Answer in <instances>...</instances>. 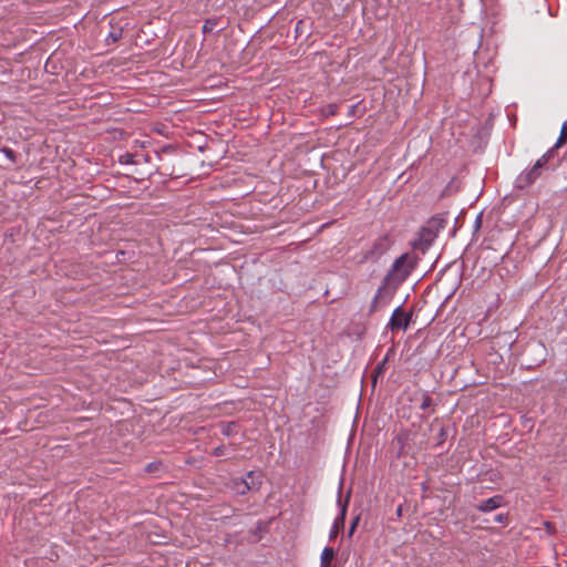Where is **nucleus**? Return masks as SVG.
Here are the masks:
<instances>
[{
  "label": "nucleus",
  "instance_id": "obj_1",
  "mask_svg": "<svg viewBox=\"0 0 567 567\" xmlns=\"http://www.w3.org/2000/svg\"><path fill=\"white\" fill-rule=\"evenodd\" d=\"M441 228L443 225L440 220L431 219L419 230L417 237L412 241V247L421 254H425L436 239Z\"/></svg>",
  "mask_w": 567,
  "mask_h": 567
},
{
  "label": "nucleus",
  "instance_id": "obj_2",
  "mask_svg": "<svg viewBox=\"0 0 567 567\" xmlns=\"http://www.w3.org/2000/svg\"><path fill=\"white\" fill-rule=\"evenodd\" d=\"M261 485V475L255 471H249L245 477L235 478L231 489L238 495H245L249 491H257Z\"/></svg>",
  "mask_w": 567,
  "mask_h": 567
},
{
  "label": "nucleus",
  "instance_id": "obj_3",
  "mask_svg": "<svg viewBox=\"0 0 567 567\" xmlns=\"http://www.w3.org/2000/svg\"><path fill=\"white\" fill-rule=\"evenodd\" d=\"M414 266L415 262L412 258L408 254H403L394 260L389 275L394 276L400 280H404L410 276Z\"/></svg>",
  "mask_w": 567,
  "mask_h": 567
},
{
  "label": "nucleus",
  "instance_id": "obj_4",
  "mask_svg": "<svg viewBox=\"0 0 567 567\" xmlns=\"http://www.w3.org/2000/svg\"><path fill=\"white\" fill-rule=\"evenodd\" d=\"M542 175L539 169V163H535L533 167L522 172L515 179V187L518 189H525L534 184Z\"/></svg>",
  "mask_w": 567,
  "mask_h": 567
},
{
  "label": "nucleus",
  "instance_id": "obj_5",
  "mask_svg": "<svg viewBox=\"0 0 567 567\" xmlns=\"http://www.w3.org/2000/svg\"><path fill=\"white\" fill-rule=\"evenodd\" d=\"M390 248V241L386 236H381L372 244L369 250L364 254L367 260H378L383 256Z\"/></svg>",
  "mask_w": 567,
  "mask_h": 567
},
{
  "label": "nucleus",
  "instance_id": "obj_6",
  "mask_svg": "<svg viewBox=\"0 0 567 567\" xmlns=\"http://www.w3.org/2000/svg\"><path fill=\"white\" fill-rule=\"evenodd\" d=\"M340 493H341V488L339 489V494ZM337 504H338V506L340 508V513L334 518L333 524L331 526V529H330V533H329V538L330 539H333L334 537H337L339 532L341 529H343V527H344V519H346L348 503H347V501H342L341 497L339 496V498L337 501Z\"/></svg>",
  "mask_w": 567,
  "mask_h": 567
},
{
  "label": "nucleus",
  "instance_id": "obj_7",
  "mask_svg": "<svg viewBox=\"0 0 567 567\" xmlns=\"http://www.w3.org/2000/svg\"><path fill=\"white\" fill-rule=\"evenodd\" d=\"M410 317L402 311V307L398 306L389 321V326L391 329H403L405 330L409 327Z\"/></svg>",
  "mask_w": 567,
  "mask_h": 567
},
{
  "label": "nucleus",
  "instance_id": "obj_8",
  "mask_svg": "<svg viewBox=\"0 0 567 567\" xmlns=\"http://www.w3.org/2000/svg\"><path fill=\"white\" fill-rule=\"evenodd\" d=\"M504 505V497L502 495H495L485 501H482L476 508L483 513L493 512Z\"/></svg>",
  "mask_w": 567,
  "mask_h": 567
},
{
  "label": "nucleus",
  "instance_id": "obj_9",
  "mask_svg": "<svg viewBox=\"0 0 567 567\" xmlns=\"http://www.w3.org/2000/svg\"><path fill=\"white\" fill-rule=\"evenodd\" d=\"M389 301V297L385 293L384 287H380L371 302V312L378 311L381 307H384Z\"/></svg>",
  "mask_w": 567,
  "mask_h": 567
},
{
  "label": "nucleus",
  "instance_id": "obj_10",
  "mask_svg": "<svg viewBox=\"0 0 567 567\" xmlns=\"http://www.w3.org/2000/svg\"><path fill=\"white\" fill-rule=\"evenodd\" d=\"M123 37V29L121 27H112L111 31L105 38L107 44L117 42Z\"/></svg>",
  "mask_w": 567,
  "mask_h": 567
},
{
  "label": "nucleus",
  "instance_id": "obj_11",
  "mask_svg": "<svg viewBox=\"0 0 567 567\" xmlns=\"http://www.w3.org/2000/svg\"><path fill=\"white\" fill-rule=\"evenodd\" d=\"M334 556V550L331 547H324L321 553L320 567H330V560Z\"/></svg>",
  "mask_w": 567,
  "mask_h": 567
},
{
  "label": "nucleus",
  "instance_id": "obj_12",
  "mask_svg": "<svg viewBox=\"0 0 567 567\" xmlns=\"http://www.w3.org/2000/svg\"><path fill=\"white\" fill-rule=\"evenodd\" d=\"M558 147H555V145L548 150L540 158L536 161V163H539V169L543 172L544 166L547 164L549 158L555 154L556 150Z\"/></svg>",
  "mask_w": 567,
  "mask_h": 567
},
{
  "label": "nucleus",
  "instance_id": "obj_13",
  "mask_svg": "<svg viewBox=\"0 0 567 567\" xmlns=\"http://www.w3.org/2000/svg\"><path fill=\"white\" fill-rule=\"evenodd\" d=\"M558 147H555V145L548 150L540 158L536 161V163H539V169L543 172L544 166L547 164L549 158L555 154L556 150Z\"/></svg>",
  "mask_w": 567,
  "mask_h": 567
},
{
  "label": "nucleus",
  "instance_id": "obj_14",
  "mask_svg": "<svg viewBox=\"0 0 567 567\" xmlns=\"http://www.w3.org/2000/svg\"><path fill=\"white\" fill-rule=\"evenodd\" d=\"M567 140V120L563 123L560 135L555 144V147H559Z\"/></svg>",
  "mask_w": 567,
  "mask_h": 567
},
{
  "label": "nucleus",
  "instance_id": "obj_15",
  "mask_svg": "<svg viewBox=\"0 0 567 567\" xmlns=\"http://www.w3.org/2000/svg\"><path fill=\"white\" fill-rule=\"evenodd\" d=\"M236 424L234 422H229L221 425V433L226 436L231 435L236 430Z\"/></svg>",
  "mask_w": 567,
  "mask_h": 567
},
{
  "label": "nucleus",
  "instance_id": "obj_16",
  "mask_svg": "<svg viewBox=\"0 0 567 567\" xmlns=\"http://www.w3.org/2000/svg\"><path fill=\"white\" fill-rule=\"evenodd\" d=\"M432 405H433L432 398L430 395H427V394H423L422 402L420 404V409L425 411L429 408H431Z\"/></svg>",
  "mask_w": 567,
  "mask_h": 567
},
{
  "label": "nucleus",
  "instance_id": "obj_17",
  "mask_svg": "<svg viewBox=\"0 0 567 567\" xmlns=\"http://www.w3.org/2000/svg\"><path fill=\"white\" fill-rule=\"evenodd\" d=\"M2 153L4 154V156L10 159L11 162H14L16 161V152L9 147H3L2 148Z\"/></svg>",
  "mask_w": 567,
  "mask_h": 567
},
{
  "label": "nucleus",
  "instance_id": "obj_18",
  "mask_svg": "<svg viewBox=\"0 0 567 567\" xmlns=\"http://www.w3.org/2000/svg\"><path fill=\"white\" fill-rule=\"evenodd\" d=\"M158 466H159V463L152 462V463L147 464L146 471L147 472H153V471L157 470Z\"/></svg>",
  "mask_w": 567,
  "mask_h": 567
},
{
  "label": "nucleus",
  "instance_id": "obj_19",
  "mask_svg": "<svg viewBox=\"0 0 567 567\" xmlns=\"http://www.w3.org/2000/svg\"><path fill=\"white\" fill-rule=\"evenodd\" d=\"M507 520V516L504 515V514H497L495 516V522L499 523V524H503Z\"/></svg>",
  "mask_w": 567,
  "mask_h": 567
},
{
  "label": "nucleus",
  "instance_id": "obj_20",
  "mask_svg": "<svg viewBox=\"0 0 567 567\" xmlns=\"http://www.w3.org/2000/svg\"><path fill=\"white\" fill-rule=\"evenodd\" d=\"M214 28V24L208 20L205 22V24L203 25V31L204 32H208V31H212Z\"/></svg>",
  "mask_w": 567,
  "mask_h": 567
},
{
  "label": "nucleus",
  "instance_id": "obj_21",
  "mask_svg": "<svg viewBox=\"0 0 567 567\" xmlns=\"http://www.w3.org/2000/svg\"><path fill=\"white\" fill-rule=\"evenodd\" d=\"M213 454H214L215 456H221V455H224V447H223V446L215 447V449H214Z\"/></svg>",
  "mask_w": 567,
  "mask_h": 567
},
{
  "label": "nucleus",
  "instance_id": "obj_22",
  "mask_svg": "<svg viewBox=\"0 0 567 567\" xmlns=\"http://www.w3.org/2000/svg\"><path fill=\"white\" fill-rule=\"evenodd\" d=\"M439 436L441 440H443L445 437V430L443 427H441Z\"/></svg>",
  "mask_w": 567,
  "mask_h": 567
},
{
  "label": "nucleus",
  "instance_id": "obj_23",
  "mask_svg": "<svg viewBox=\"0 0 567 567\" xmlns=\"http://www.w3.org/2000/svg\"><path fill=\"white\" fill-rule=\"evenodd\" d=\"M355 525H357V519L352 523L351 525V528H350V534L353 533L354 528H355Z\"/></svg>",
  "mask_w": 567,
  "mask_h": 567
},
{
  "label": "nucleus",
  "instance_id": "obj_24",
  "mask_svg": "<svg viewBox=\"0 0 567 567\" xmlns=\"http://www.w3.org/2000/svg\"><path fill=\"white\" fill-rule=\"evenodd\" d=\"M475 224H476L477 227L480 226V224H481V215H478L476 217Z\"/></svg>",
  "mask_w": 567,
  "mask_h": 567
},
{
  "label": "nucleus",
  "instance_id": "obj_25",
  "mask_svg": "<svg viewBox=\"0 0 567 567\" xmlns=\"http://www.w3.org/2000/svg\"><path fill=\"white\" fill-rule=\"evenodd\" d=\"M398 515H401V506L398 508Z\"/></svg>",
  "mask_w": 567,
  "mask_h": 567
}]
</instances>
